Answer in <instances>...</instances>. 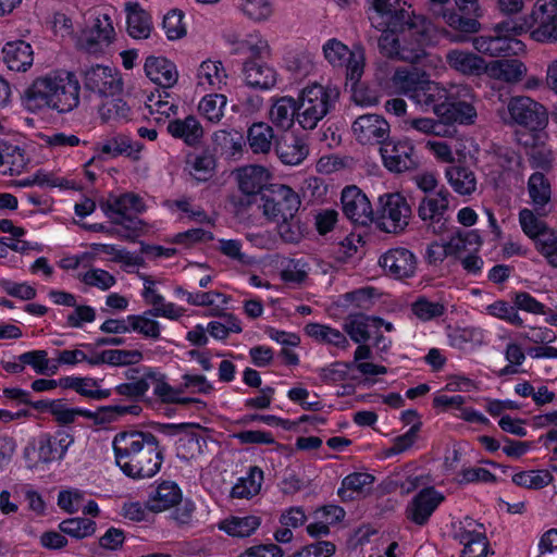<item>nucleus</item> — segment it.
Wrapping results in <instances>:
<instances>
[{"label":"nucleus","mask_w":557,"mask_h":557,"mask_svg":"<svg viewBox=\"0 0 557 557\" xmlns=\"http://www.w3.org/2000/svg\"><path fill=\"white\" fill-rule=\"evenodd\" d=\"M112 447L116 466L128 478L149 479L160 471L163 454L152 433L119 432L112 441Z\"/></svg>","instance_id":"obj_1"},{"label":"nucleus","mask_w":557,"mask_h":557,"mask_svg":"<svg viewBox=\"0 0 557 557\" xmlns=\"http://www.w3.org/2000/svg\"><path fill=\"white\" fill-rule=\"evenodd\" d=\"M79 82L73 73L39 77L24 91L23 104L30 112L45 108L66 113L79 103Z\"/></svg>","instance_id":"obj_2"},{"label":"nucleus","mask_w":557,"mask_h":557,"mask_svg":"<svg viewBox=\"0 0 557 557\" xmlns=\"http://www.w3.org/2000/svg\"><path fill=\"white\" fill-rule=\"evenodd\" d=\"M411 14V11L400 9L380 29L382 33L377 38V48L383 57L408 63H418L425 57L417 32L413 30Z\"/></svg>","instance_id":"obj_3"},{"label":"nucleus","mask_w":557,"mask_h":557,"mask_svg":"<svg viewBox=\"0 0 557 557\" xmlns=\"http://www.w3.org/2000/svg\"><path fill=\"white\" fill-rule=\"evenodd\" d=\"M339 89L314 83L305 87L297 100V121L304 129H313L318 123L335 107Z\"/></svg>","instance_id":"obj_4"},{"label":"nucleus","mask_w":557,"mask_h":557,"mask_svg":"<svg viewBox=\"0 0 557 557\" xmlns=\"http://www.w3.org/2000/svg\"><path fill=\"white\" fill-rule=\"evenodd\" d=\"M323 54L333 67L346 70V78L354 85L357 84L364 71L366 50L362 45H354L350 50L336 38L329 39L323 45Z\"/></svg>","instance_id":"obj_5"},{"label":"nucleus","mask_w":557,"mask_h":557,"mask_svg":"<svg viewBox=\"0 0 557 557\" xmlns=\"http://www.w3.org/2000/svg\"><path fill=\"white\" fill-rule=\"evenodd\" d=\"M377 209V227L386 233H403L412 215L407 199L399 193H389L380 196Z\"/></svg>","instance_id":"obj_6"},{"label":"nucleus","mask_w":557,"mask_h":557,"mask_svg":"<svg viewBox=\"0 0 557 557\" xmlns=\"http://www.w3.org/2000/svg\"><path fill=\"white\" fill-rule=\"evenodd\" d=\"M263 215L272 222L286 220L297 214L300 207L299 196L286 185H271L261 195Z\"/></svg>","instance_id":"obj_7"},{"label":"nucleus","mask_w":557,"mask_h":557,"mask_svg":"<svg viewBox=\"0 0 557 557\" xmlns=\"http://www.w3.org/2000/svg\"><path fill=\"white\" fill-rule=\"evenodd\" d=\"M531 38L542 44H557V0H536L530 13Z\"/></svg>","instance_id":"obj_8"},{"label":"nucleus","mask_w":557,"mask_h":557,"mask_svg":"<svg viewBox=\"0 0 557 557\" xmlns=\"http://www.w3.org/2000/svg\"><path fill=\"white\" fill-rule=\"evenodd\" d=\"M509 123L537 131L547 124V111L543 104L527 96H515L508 100Z\"/></svg>","instance_id":"obj_9"},{"label":"nucleus","mask_w":557,"mask_h":557,"mask_svg":"<svg viewBox=\"0 0 557 557\" xmlns=\"http://www.w3.org/2000/svg\"><path fill=\"white\" fill-rule=\"evenodd\" d=\"M473 95L467 85L450 86L449 99L444 107V115L440 119L444 123L472 124L476 117V110L472 104Z\"/></svg>","instance_id":"obj_10"},{"label":"nucleus","mask_w":557,"mask_h":557,"mask_svg":"<svg viewBox=\"0 0 557 557\" xmlns=\"http://www.w3.org/2000/svg\"><path fill=\"white\" fill-rule=\"evenodd\" d=\"M449 198L450 193L443 187L436 194L423 197L418 206V216L435 234H442L446 230L445 214L449 208Z\"/></svg>","instance_id":"obj_11"},{"label":"nucleus","mask_w":557,"mask_h":557,"mask_svg":"<svg viewBox=\"0 0 557 557\" xmlns=\"http://www.w3.org/2000/svg\"><path fill=\"white\" fill-rule=\"evenodd\" d=\"M454 537L463 545L460 557H486L488 542L482 524L466 518L456 525Z\"/></svg>","instance_id":"obj_12"},{"label":"nucleus","mask_w":557,"mask_h":557,"mask_svg":"<svg viewBox=\"0 0 557 557\" xmlns=\"http://www.w3.org/2000/svg\"><path fill=\"white\" fill-rule=\"evenodd\" d=\"M384 166L394 173H401L417 168L414 148L408 140L386 139L380 147Z\"/></svg>","instance_id":"obj_13"},{"label":"nucleus","mask_w":557,"mask_h":557,"mask_svg":"<svg viewBox=\"0 0 557 557\" xmlns=\"http://www.w3.org/2000/svg\"><path fill=\"white\" fill-rule=\"evenodd\" d=\"M114 37L112 20L109 15L103 14L96 17L91 26L83 30L78 39V46L89 53H98L109 47Z\"/></svg>","instance_id":"obj_14"},{"label":"nucleus","mask_w":557,"mask_h":557,"mask_svg":"<svg viewBox=\"0 0 557 557\" xmlns=\"http://www.w3.org/2000/svg\"><path fill=\"white\" fill-rule=\"evenodd\" d=\"M351 131L358 143L382 146L389 137L391 127L388 122L379 114H363L355 120Z\"/></svg>","instance_id":"obj_15"},{"label":"nucleus","mask_w":557,"mask_h":557,"mask_svg":"<svg viewBox=\"0 0 557 557\" xmlns=\"http://www.w3.org/2000/svg\"><path fill=\"white\" fill-rule=\"evenodd\" d=\"M86 89L102 97H114L122 90V78L119 72L109 66L96 65L84 73Z\"/></svg>","instance_id":"obj_16"},{"label":"nucleus","mask_w":557,"mask_h":557,"mask_svg":"<svg viewBox=\"0 0 557 557\" xmlns=\"http://www.w3.org/2000/svg\"><path fill=\"white\" fill-rule=\"evenodd\" d=\"M379 264L386 275L403 280L412 277L417 270V258L405 247L391 248L384 252Z\"/></svg>","instance_id":"obj_17"},{"label":"nucleus","mask_w":557,"mask_h":557,"mask_svg":"<svg viewBox=\"0 0 557 557\" xmlns=\"http://www.w3.org/2000/svg\"><path fill=\"white\" fill-rule=\"evenodd\" d=\"M472 45L479 53L488 57L519 55L525 50V45L520 39L502 37L495 33L474 37Z\"/></svg>","instance_id":"obj_18"},{"label":"nucleus","mask_w":557,"mask_h":557,"mask_svg":"<svg viewBox=\"0 0 557 557\" xmlns=\"http://www.w3.org/2000/svg\"><path fill=\"white\" fill-rule=\"evenodd\" d=\"M344 214L354 223L367 225L372 221L373 210L370 200L357 186H347L342 191Z\"/></svg>","instance_id":"obj_19"},{"label":"nucleus","mask_w":557,"mask_h":557,"mask_svg":"<svg viewBox=\"0 0 557 557\" xmlns=\"http://www.w3.org/2000/svg\"><path fill=\"white\" fill-rule=\"evenodd\" d=\"M443 500V494L434 487H425L408 504L406 517L417 525H424Z\"/></svg>","instance_id":"obj_20"},{"label":"nucleus","mask_w":557,"mask_h":557,"mask_svg":"<svg viewBox=\"0 0 557 557\" xmlns=\"http://www.w3.org/2000/svg\"><path fill=\"white\" fill-rule=\"evenodd\" d=\"M443 18L451 30H443V36L455 44H462L469 40V35L479 33L481 30L480 17L467 16L459 11L446 10L443 13Z\"/></svg>","instance_id":"obj_21"},{"label":"nucleus","mask_w":557,"mask_h":557,"mask_svg":"<svg viewBox=\"0 0 557 557\" xmlns=\"http://www.w3.org/2000/svg\"><path fill=\"white\" fill-rule=\"evenodd\" d=\"M100 208L106 216L113 221L128 214L141 213L145 205L143 199L133 193L110 194L107 199L100 201Z\"/></svg>","instance_id":"obj_22"},{"label":"nucleus","mask_w":557,"mask_h":557,"mask_svg":"<svg viewBox=\"0 0 557 557\" xmlns=\"http://www.w3.org/2000/svg\"><path fill=\"white\" fill-rule=\"evenodd\" d=\"M449 94L450 87L445 88L426 77L412 100L426 109H431L433 113L440 117V115L445 114L444 107L449 99Z\"/></svg>","instance_id":"obj_23"},{"label":"nucleus","mask_w":557,"mask_h":557,"mask_svg":"<svg viewBox=\"0 0 557 557\" xmlns=\"http://www.w3.org/2000/svg\"><path fill=\"white\" fill-rule=\"evenodd\" d=\"M144 69L147 77L163 88H171L177 83L178 72L176 66L166 58L148 57Z\"/></svg>","instance_id":"obj_24"},{"label":"nucleus","mask_w":557,"mask_h":557,"mask_svg":"<svg viewBox=\"0 0 557 557\" xmlns=\"http://www.w3.org/2000/svg\"><path fill=\"white\" fill-rule=\"evenodd\" d=\"M236 180L240 193L249 197H261L265 190L269 172L262 165H249L237 171Z\"/></svg>","instance_id":"obj_25"},{"label":"nucleus","mask_w":557,"mask_h":557,"mask_svg":"<svg viewBox=\"0 0 557 557\" xmlns=\"http://www.w3.org/2000/svg\"><path fill=\"white\" fill-rule=\"evenodd\" d=\"M446 62L454 71L468 76L481 75L487 70L486 62L483 58L461 49L449 50L446 53Z\"/></svg>","instance_id":"obj_26"},{"label":"nucleus","mask_w":557,"mask_h":557,"mask_svg":"<svg viewBox=\"0 0 557 557\" xmlns=\"http://www.w3.org/2000/svg\"><path fill=\"white\" fill-rule=\"evenodd\" d=\"M166 131L172 137L183 140L190 147L199 145L203 138V127L194 115L170 120Z\"/></svg>","instance_id":"obj_27"},{"label":"nucleus","mask_w":557,"mask_h":557,"mask_svg":"<svg viewBox=\"0 0 557 557\" xmlns=\"http://www.w3.org/2000/svg\"><path fill=\"white\" fill-rule=\"evenodd\" d=\"M528 193L534 211L537 214L546 215L549 210L546 207L550 203L552 188L548 178L541 172L533 173L528 181Z\"/></svg>","instance_id":"obj_28"},{"label":"nucleus","mask_w":557,"mask_h":557,"mask_svg":"<svg viewBox=\"0 0 557 557\" xmlns=\"http://www.w3.org/2000/svg\"><path fill=\"white\" fill-rule=\"evenodd\" d=\"M275 152L283 163L295 165L307 157L308 149L300 138L285 134L275 140Z\"/></svg>","instance_id":"obj_29"},{"label":"nucleus","mask_w":557,"mask_h":557,"mask_svg":"<svg viewBox=\"0 0 557 557\" xmlns=\"http://www.w3.org/2000/svg\"><path fill=\"white\" fill-rule=\"evenodd\" d=\"M243 71L246 83L251 87L269 89L276 83V72L263 61L247 60Z\"/></svg>","instance_id":"obj_30"},{"label":"nucleus","mask_w":557,"mask_h":557,"mask_svg":"<svg viewBox=\"0 0 557 557\" xmlns=\"http://www.w3.org/2000/svg\"><path fill=\"white\" fill-rule=\"evenodd\" d=\"M182 492L178 485L171 481L160 483L149 496L147 507L150 511L161 512L180 504Z\"/></svg>","instance_id":"obj_31"},{"label":"nucleus","mask_w":557,"mask_h":557,"mask_svg":"<svg viewBox=\"0 0 557 557\" xmlns=\"http://www.w3.org/2000/svg\"><path fill=\"white\" fill-rule=\"evenodd\" d=\"M2 54L3 62L11 71L25 72L33 64L32 47L23 40L5 44Z\"/></svg>","instance_id":"obj_32"},{"label":"nucleus","mask_w":557,"mask_h":557,"mask_svg":"<svg viewBox=\"0 0 557 557\" xmlns=\"http://www.w3.org/2000/svg\"><path fill=\"white\" fill-rule=\"evenodd\" d=\"M298 103L292 97H281L276 99L270 110L269 119L277 127L284 131L289 129L297 120Z\"/></svg>","instance_id":"obj_33"},{"label":"nucleus","mask_w":557,"mask_h":557,"mask_svg":"<svg viewBox=\"0 0 557 557\" xmlns=\"http://www.w3.org/2000/svg\"><path fill=\"white\" fill-rule=\"evenodd\" d=\"M72 443L73 437L67 433L45 435L39 440L38 457L44 462L60 460Z\"/></svg>","instance_id":"obj_34"},{"label":"nucleus","mask_w":557,"mask_h":557,"mask_svg":"<svg viewBox=\"0 0 557 557\" xmlns=\"http://www.w3.org/2000/svg\"><path fill=\"white\" fill-rule=\"evenodd\" d=\"M127 33L135 39H146L152 30V21L150 14L138 3H127Z\"/></svg>","instance_id":"obj_35"},{"label":"nucleus","mask_w":557,"mask_h":557,"mask_svg":"<svg viewBox=\"0 0 557 557\" xmlns=\"http://www.w3.org/2000/svg\"><path fill=\"white\" fill-rule=\"evenodd\" d=\"M486 72L492 78L515 84L527 74V66L518 59H506L492 62Z\"/></svg>","instance_id":"obj_36"},{"label":"nucleus","mask_w":557,"mask_h":557,"mask_svg":"<svg viewBox=\"0 0 557 557\" xmlns=\"http://www.w3.org/2000/svg\"><path fill=\"white\" fill-rule=\"evenodd\" d=\"M263 471L257 466L249 467L245 476L237 480L232 487L231 497L239 499H250L257 496L263 483Z\"/></svg>","instance_id":"obj_37"},{"label":"nucleus","mask_w":557,"mask_h":557,"mask_svg":"<svg viewBox=\"0 0 557 557\" xmlns=\"http://www.w3.org/2000/svg\"><path fill=\"white\" fill-rule=\"evenodd\" d=\"M445 177L454 191L461 196L471 195L476 189L475 174L466 166H447L445 170Z\"/></svg>","instance_id":"obj_38"},{"label":"nucleus","mask_w":557,"mask_h":557,"mask_svg":"<svg viewBox=\"0 0 557 557\" xmlns=\"http://www.w3.org/2000/svg\"><path fill=\"white\" fill-rule=\"evenodd\" d=\"M26 165L24 151L15 145L0 139V171L3 174H20Z\"/></svg>","instance_id":"obj_39"},{"label":"nucleus","mask_w":557,"mask_h":557,"mask_svg":"<svg viewBox=\"0 0 557 557\" xmlns=\"http://www.w3.org/2000/svg\"><path fill=\"white\" fill-rule=\"evenodd\" d=\"M273 139V128L264 122L253 123L248 128V145L251 151L256 154H268L272 149Z\"/></svg>","instance_id":"obj_40"},{"label":"nucleus","mask_w":557,"mask_h":557,"mask_svg":"<svg viewBox=\"0 0 557 557\" xmlns=\"http://www.w3.org/2000/svg\"><path fill=\"white\" fill-rule=\"evenodd\" d=\"M225 70L220 61H203L197 72L198 86L205 89H220L226 81Z\"/></svg>","instance_id":"obj_41"},{"label":"nucleus","mask_w":557,"mask_h":557,"mask_svg":"<svg viewBox=\"0 0 557 557\" xmlns=\"http://www.w3.org/2000/svg\"><path fill=\"white\" fill-rule=\"evenodd\" d=\"M425 78L426 74L417 70L397 69L392 76V84L398 92L413 99Z\"/></svg>","instance_id":"obj_42"},{"label":"nucleus","mask_w":557,"mask_h":557,"mask_svg":"<svg viewBox=\"0 0 557 557\" xmlns=\"http://www.w3.org/2000/svg\"><path fill=\"white\" fill-rule=\"evenodd\" d=\"M536 215L531 209H522L519 212V223L523 233L536 244L537 239H542L545 235H550L555 231L550 230L547 223Z\"/></svg>","instance_id":"obj_43"},{"label":"nucleus","mask_w":557,"mask_h":557,"mask_svg":"<svg viewBox=\"0 0 557 557\" xmlns=\"http://www.w3.org/2000/svg\"><path fill=\"white\" fill-rule=\"evenodd\" d=\"M305 330L310 337L320 343L333 345L341 349H347L349 347V342L345 334L339 330L333 329L329 325L309 323L306 325Z\"/></svg>","instance_id":"obj_44"},{"label":"nucleus","mask_w":557,"mask_h":557,"mask_svg":"<svg viewBox=\"0 0 557 557\" xmlns=\"http://www.w3.org/2000/svg\"><path fill=\"white\" fill-rule=\"evenodd\" d=\"M214 150L228 158L239 154L244 146V137L238 132L219 129L214 132Z\"/></svg>","instance_id":"obj_45"},{"label":"nucleus","mask_w":557,"mask_h":557,"mask_svg":"<svg viewBox=\"0 0 557 557\" xmlns=\"http://www.w3.org/2000/svg\"><path fill=\"white\" fill-rule=\"evenodd\" d=\"M372 318L362 313L350 314L345 319L344 331L349 335L351 341L357 344H363L369 341L370 326Z\"/></svg>","instance_id":"obj_46"},{"label":"nucleus","mask_w":557,"mask_h":557,"mask_svg":"<svg viewBox=\"0 0 557 557\" xmlns=\"http://www.w3.org/2000/svg\"><path fill=\"white\" fill-rule=\"evenodd\" d=\"M60 385L66 388H72L78 394L92 399H103L110 395L109 391L98 389L97 381L90 377L67 376L60 380Z\"/></svg>","instance_id":"obj_47"},{"label":"nucleus","mask_w":557,"mask_h":557,"mask_svg":"<svg viewBox=\"0 0 557 557\" xmlns=\"http://www.w3.org/2000/svg\"><path fill=\"white\" fill-rule=\"evenodd\" d=\"M260 525V519L256 516L232 517L220 523V529L232 536L245 537L252 534Z\"/></svg>","instance_id":"obj_48"},{"label":"nucleus","mask_w":557,"mask_h":557,"mask_svg":"<svg viewBox=\"0 0 557 557\" xmlns=\"http://www.w3.org/2000/svg\"><path fill=\"white\" fill-rule=\"evenodd\" d=\"M553 481V475L548 470H529L516 473L512 482L521 487L530 490H541Z\"/></svg>","instance_id":"obj_49"},{"label":"nucleus","mask_w":557,"mask_h":557,"mask_svg":"<svg viewBox=\"0 0 557 557\" xmlns=\"http://www.w3.org/2000/svg\"><path fill=\"white\" fill-rule=\"evenodd\" d=\"M99 114L104 122H120L129 120L132 111L123 99L111 98L99 107Z\"/></svg>","instance_id":"obj_50"},{"label":"nucleus","mask_w":557,"mask_h":557,"mask_svg":"<svg viewBox=\"0 0 557 557\" xmlns=\"http://www.w3.org/2000/svg\"><path fill=\"white\" fill-rule=\"evenodd\" d=\"M226 104V97L221 94L205 96L199 104V113L212 123H218L223 116V109Z\"/></svg>","instance_id":"obj_51"},{"label":"nucleus","mask_w":557,"mask_h":557,"mask_svg":"<svg viewBox=\"0 0 557 557\" xmlns=\"http://www.w3.org/2000/svg\"><path fill=\"white\" fill-rule=\"evenodd\" d=\"M149 311L144 314L127 315V322L131 323V332H136L144 337L158 339L161 334V327L158 321L147 317Z\"/></svg>","instance_id":"obj_52"},{"label":"nucleus","mask_w":557,"mask_h":557,"mask_svg":"<svg viewBox=\"0 0 557 557\" xmlns=\"http://www.w3.org/2000/svg\"><path fill=\"white\" fill-rule=\"evenodd\" d=\"M404 123L406 131H416L424 135L445 136L448 132L443 121L431 117L408 119Z\"/></svg>","instance_id":"obj_53"},{"label":"nucleus","mask_w":557,"mask_h":557,"mask_svg":"<svg viewBox=\"0 0 557 557\" xmlns=\"http://www.w3.org/2000/svg\"><path fill=\"white\" fill-rule=\"evenodd\" d=\"M60 530L76 539L91 535L96 530V523L88 518H71L60 523Z\"/></svg>","instance_id":"obj_54"},{"label":"nucleus","mask_w":557,"mask_h":557,"mask_svg":"<svg viewBox=\"0 0 557 557\" xmlns=\"http://www.w3.org/2000/svg\"><path fill=\"white\" fill-rule=\"evenodd\" d=\"M242 48L250 54V60L263 61L271 54L268 41L258 33L249 34L242 42Z\"/></svg>","instance_id":"obj_55"},{"label":"nucleus","mask_w":557,"mask_h":557,"mask_svg":"<svg viewBox=\"0 0 557 557\" xmlns=\"http://www.w3.org/2000/svg\"><path fill=\"white\" fill-rule=\"evenodd\" d=\"M78 277L84 284L101 290H108L116 283L115 277L102 269H90Z\"/></svg>","instance_id":"obj_56"},{"label":"nucleus","mask_w":557,"mask_h":557,"mask_svg":"<svg viewBox=\"0 0 557 557\" xmlns=\"http://www.w3.org/2000/svg\"><path fill=\"white\" fill-rule=\"evenodd\" d=\"M18 360L25 366H30L36 373L47 374L49 371L54 373L57 367H49L48 354L46 350H32L18 356Z\"/></svg>","instance_id":"obj_57"},{"label":"nucleus","mask_w":557,"mask_h":557,"mask_svg":"<svg viewBox=\"0 0 557 557\" xmlns=\"http://www.w3.org/2000/svg\"><path fill=\"white\" fill-rule=\"evenodd\" d=\"M188 164L190 165V174L197 181H207L213 174L215 160L212 156L203 153L195 156L188 161Z\"/></svg>","instance_id":"obj_58"},{"label":"nucleus","mask_w":557,"mask_h":557,"mask_svg":"<svg viewBox=\"0 0 557 557\" xmlns=\"http://www.w3.org/2000/svg\"><path fill=\"white\" fill-rule=\"evenodd\" d=\"M411 311L418 319L429 321L443 315L445 308L440 302L430 301L424 297H420L411 305Z\"/></svg>","instance_id":"obj_59"},{"label":"nucleus","mask_w":557,"mask_h":557,"mask_svg":"<svg viewBox=\"0 0 557 557\" xmlns=\"http://www.w3.org/2000/svg\"><path fill=\"white\" fill-rule=\"evenodd\" d=\"M276 223V230L280 237L285 243L295 244L298 243L302 237V230L297 214L287 218L286 220H280Z\"/></svg>","instance_id":"obj_60"},{"label":"nucleus","mask_w":557,"mask_h":557,"mask_svg":"<svg viewBox=\"0 0 557 557\" xmlns=\"http://www.w3.org/2000/svg\"><path fill=\"white\" fill-rule=\"evenodd\" d=\"M109 366L131 367L138 364L144 359V354L138 349H108Z\"/></svg>","instance_id":"obj_61"},{"label":"nucleus","mask_w":557,"mask_h":557,"mask_svg":"<svg viewBox=\"0 0 557 557\" xmlns=\"http://www.w3.org/2000/svg\"><path fill=\"white\" fill-rule=\"evenodd\" d=\"M371 13L369 20L371 25L381 29L389 22L391 17L400 10H392L389 0H372Z\"/></svg>","instance_id":"obj_62"},{"label":"nucleus","mask_w":557,"mask_h":557,"mask_svg":"<svg viewBox=\"0 0 557 557\" xmlns=\"http://www.w3.org/2000/svg\"><path fill=\"white\" fill-rule=\"evenodd\" d=\"M309 265L302 259H292L281 272L284 282L301 284L308 277Z\"/></svg>","instance_id":"obj_63"},{"label":"nucleus","mask_w":557,"mask_h":557,"mask_svg":"<svg viewBox=\"0 0 557 557\" xmlns=\"http://www.w3.org/2000/svg\"><path fill=\"white\" fill-rule=\"evenodd\" d=\"M534 247L549 267L557 269V233L537 239Z\"/></svg>","instance_id":"obj_64"}]
</instances>
